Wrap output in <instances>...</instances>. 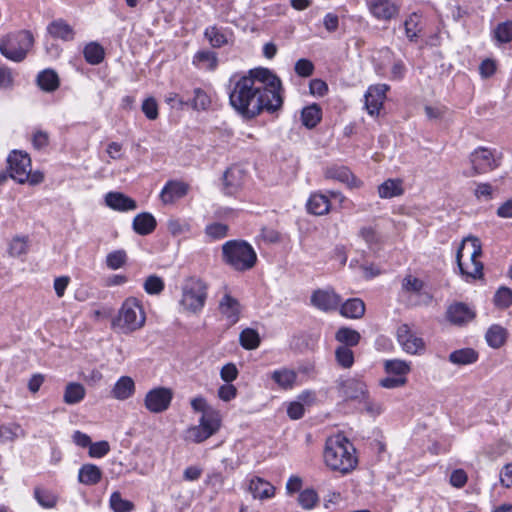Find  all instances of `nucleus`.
<instances>
[{"label": "nucleus", "mask_w": 512, "mask_h": 512, "mask_svg": "<svg viewBox=\"0 0 512 512\" xmlns=\"http://www.w3.org/2000/svg\"><path fill=\"white\" fill-rule=\"evenodd\" d=\"M448 359L457 366L470 365L478 360V353L473 348H462L451 352Z\"/></svg>", "instance_id": "obj_31"}, {"label": "nucleus", "mask_w": 512, "mask_h": 512, "mask_svg": "<svg viewBox=\"0 0 512 512\" xmlns=\"http://www.w3.org/2000/svg\"><path fill=\"white\" fill-rule=\"evenodd\" d=\"M47 31L53 38L63 41H72L75 37L73 28L63 19L52 21L47 26Z\"/></svg>", "instance_id": "obj_25"}, {"label": "nucleus", "mask_w": 512, "mask_h": 512, "mask_svg": "<svg viewBox=\"0 0 512 512\" xmlns=\"http://www.w3.org/2000/svg\"><path fill=\"white\" fill-rule=\"evenodd\" d=\"M314 65L308 59H299L295 63V72L301 77H309L313 74Z\"/></svg>", "instance_id": "obj_61"}, {"label": "nucleus", "mask_w": 512, "mask_h": 512, "mask_svg": "<svg viewBox=\"0 0 512 512\" xmlns=\"http://www.w3.org/2000/svg\"><path fill=\"white\" fill-rule=\"evenodd\" d=\"M335 339L342 343V346L351 347L356 346L360 339V333L349 327H341L335 334Z\"/></svg>", "instance_id": "obj_40"}, {"label": "nucleus", "mask_w": 512, "mask_h": 512, "mask_svg": "<svg viewBox=\"0 0 512 512\" xmlns=\"http://www.w3.org/2000/svg\"><path fill=\"white\" fill-rule=\"evenodd\" d=\"M384 368L388 374H393L397 377H405L410 372L409 363L399 359L385 361Z\"/></svg>", "instance_id": "obj_42"}, {"label": "nucleus", "mask_w": 512, "mask_h": 512, "mask_svg": "<svg viewBox=\"0 0 512 512\" xmlns=\"http://www.w3.org/2000/svg\"><path fill=\"white\" fill-rule=\"evenodd\" d=\"M157 222L155 217L148 212L137 214L132 222L133 230L139 235H149L156 228Z\"/></svg>", "instance_id": "obj_24"}, {"label": "nucleus", "mask_w": 512, "mask_h": 512, "mask_svg": "<svg viewBox=\"0 0 512 512\" xmlns=\"http://www.w3.org/2000/svg\"><path fill=\"white\" fill-rule=\"evenodd\" d=\"M402 288L407 292H419L423 288V282L416 277L408 275L402 281Z\"/></svg>", "instance_id": "obj_64"}, {"label": "nucleus", "mask_w": 512, "mask_h": 512, "mask_svg": "<svg viewBox=\"0 0 512 512\" xmlns=\"http://www.w3.org/2000/svg\"><path fill=\"white\" fill-rule=\"evenodd\" d=\"M491 38L496 46L512 42V21L506 20L498 23L491 32Z\"/></svg>", "instance_id": "obj_28"}, {"label": "nucleus", "mask_w": 512, "mask_h": 512, "mask_svg": "<svg viewBox=\"0 0 512 512\" xmlns=\"http://www.w3.org/2000/svg\"><path fill=\"white\" fill-rule=\"evenodd\" d=\"M33 147L37 150L46 148L49 145V135L47 132L37 130L32 136Z\"/></svg>", "instance_id": "obj_63"}, {"label": "nucleus", "mask_w": 512, "mask_h": 512, "mask_svg": "<svg viewBox=\"0 0 512 512\" xmlns=\"http://www.w3.org/2000/svg\"><path fill=\"white\" fill-rule=\"evenodd\" d=\"M135 392V383L129 376H122L115 383L111 393L117 400H126Z\"/></svg>", "instance_id": "obj_26"}, {"label": "nucleus", "mask_w": 512, "mask_h": 512, "mask_svg": "<svg viewBox=\"0 0 512 512\" xmlns=\"http://www.w3.org/2000/svg\"><path fill=\"white\" fill-rule=\"evenodd\" d=\"M9 176L20 184L28 183L31 186L44 181V174L40 170H31V159L22 151H13L7 158Z\"/></svg>", "instance_id": "obj_5"}, {"label": "nucleus", "mask_w": 512, "mask_h": 512, "mask_svg": "<svg viewBox=\"0 0 512 512\" xmlns=\"http://www.w3.org/2000/svg\"><path fill=\"white\" fill-rule=\"evenodd\" d=\"M191 407L195 412H201L205 416L208 412H219L218 410L210 407L206 399L202 396L195 397L191 400Z\"/></svg>", "instance_id": "obj_59"}, {"label": "nucleus", "mask_w": 512, "mask_h": 512, "mask_svg": "<svg viewBox=\"0 0 512 512\" xmlns=\"http://www.w3.org/2000/svg\"><path fill=\"white\" fill-rule=\"evenodd\" d=\"M222 417L220 412H208L201 416L199 424L189 427L184 434V439L193 443H201L218 432L221 427Z\"/></svg>", "instance_id": "obj_9"}, {"label": "nucleus", "mask_w": 512, "mask_h": 512, "mask_svg": "<svg viewBox=\"0 0 512 512\" xmlns=\"http://www.w3.org/2000/svg\"><path fill=\"white\" fill-rule=\"evenodd\" d=\"M37 83L42 90L52 92L59 87V77L55 71L46 69L38 74Z\"/></svg>", "instance_id": "obj_37"}, {"label": "nucleus", "mask_w": 512, "mask_h": 512, "mask_svg": "<svg viewBox=\"0 0 512 512\" xmlns=\"http://www.w3.org/2000/svg\"><path fill=\"white\" fill-rule=\"evenodd\" d=\"M105 203L109 208L120 212L131 211L137 208L136 201L121 192H108L105 195Z\"/></svg>", "instance_id": "obj_22"}, {"label": "nucleus", "mask_w": 512, "mask_h": 512, "mask_svg": "<svg viewBox=\"0 0 512 512\" xmlns=\"http://www.w3.org/2000/svg\"><path fill=\"white\" fill-rule=\"evenodd\" d=\"M324 175L327 179H332L345 183L349 186H354L356 178L353 176L351 171L345 166L333 165L327 167L324 171Z\"/></svg>", "instance_id": "obj_27"}, {"label": "nucleus", "mask_w": 512, "mask_h": 512, "mask_svg": "<svg viewBox=\"0 0 512 512\" xmlns=\"http://www.w3.org/2000/svg\"><path fill=\"white\" fill-rule=\"evenodd\" d=\"M318 501V494L312 488H307L299 493L298 503L305 510L313 509Z\"/></svg>", "instance_id": "obj_46"}, {"label": "nucleus", "mask_w": 512, "mask_h": 512, "mask_svg": "<svg viewBox=\"0 0 512 512\" xmlns=\"http://www.w3.org/2000/svg\"><path fill=\"white\" fill-rule=\"evenodd\" d=\"M359 236L365 241L368 245L369 249L376 250L379 249L381 245V236L379 233L371 226L362 227L359 230Z\"/></svg>", "instance_id": "obj_43"}, {"label": "nucleus", "mask_w": 512, "mask_h": 512, "mask_svg": "<svg viewBox=\"0 0 512 512\" xmlns=\"http://www.w3.org/2000/svg\"><path fill=\"white\" fill-rule=\"evenodd\" d=\"M127 253L123 249L114 250L106 256V266L111 270L122 268L127 263Z\"/></svg>", "instance_id": "obj_45"}, {"label": "nucleus", "mask_w": 512, "mask_h": 512, "mask_svg": "<svg viewBox=\"0 0 512 512\" xmlns=\"http://www.w3.org/2000/svg\"><path fill=\"white\" fill-rule=\"evenodd\" d=\"M321 116V109L317 104L307 106L301 112L302 124L306 128L312 129L320 122Z\"/></svg>", "instance_id": "obj_38"}, {"label": "nucleus", "mask_w": 512, "mask_h": 512, "mask_svg": "<svg viewBox=\"0 0 512 512\" xmlns=\"http://www.w3.org/2000/svg\"><path fill=\"white\" fill-rule=\"evenodd\" d=\"M282 92L280 78L268 68L258 67L232 82L229 102L243 118L254 119L263 111L274 113L280 110Z\"/></svg>", "instance_id": "obj_1"}, {"label": "nucleus", "mask_w": 512, "mask_h": 512, "mask_svg": "<svg viewBox=\"0 0 512 512\" xmlns=\"http://www.w3.org/2000/svg\"><path fill=\"white\" fill-rule=\"evenodd\" d=\"M173 399V391L167 387H156L147 392L144 405L151 413L166 411Z\"/></svg>", "instance_id": "obj_11"}, {"label": "nucleus", "mask_w": 512, "mask_h": 512, "mask_svg": "<svg viewBox=\"0 0 512 512\" xmlns=\"http://www.w3.org/2000/svg\"><path fill=\"white\" fill-rule=\"evenodd\" d=\"M481 255V245L477 238L464 239L458 247L456 261L463 277L477 279L482 276L483 264L477 260Z\"/></svg>", "instance_id": "obj_4"}, {"label": "nucleus", "mask_w": 512, "mask_h": 512, "mask_svg": "<svg viewBox=\"0 0 512 512\" xmlns=\"http://www.w3.org/2000/svg\"><path fill=\"white\" fill-rule=\"evenodd\" d=\"M507 336V331L501 325H492L486 332L485 338L488 345L492 348L501 347Z\"/></svg>", "instance_id": "obj_39"}, {"label": "nucleus", "mask_w": 512, "mask_h": 512, "mask_svg": "<svg viewBox=\"0 0 512 512\" xmlns=\"http://www.w3.org/2000/svg\"><path fill=\"white\" fill-rule=\"evenodd\" d=\"M141 110L149 120H155L158 118V104L153 97H148L143 101Z\"/></svg>", "instance_id": "obj_55"}, {"label": "nucleus", "mask_w": 512, "mask_h": 512, "mask_svg": "<svg viewBox=\"0 0 512 512\" xmlns=\"http://www.w3.org/2000/svg\"><path fill=\"white\" fill-rule=\"evenodd\" d=\"M34 43V37L30 31L21 30L7 35L2 41V56L14 62H22Z\"/></svg>", "instance_id": "obj_8"}, {"label": "nucleus", "mask_w": 512, "mask_h": 512, "mask_svg": "<svg viewBox=\"0 0 512 512\" xmlns=\"http://www.w3.org/2000/svg\"><path fill=\"white\" fill-rule=\"evenodd\" d=\"M336 389L338 395L346 402L360 403L369 392L366 383L355 377H340L336 381Z\"/></svg>", "instance_id": "obj_10"}, {"label": "nucleus", "mask_w": 512, "mask_h": 512, "mask_svg": "<svg viewBox=\"0 0 512 512\" xmlns=\"http://www.w3.org/2000/svg\"><path fill=\"white\" fill-rule=\"evenodd\" d=\"M110 451V445L107 441L91 443L89 447V456L92 458H102Z\"/></svg>", "instance_id": "obj_57"}, {"label": "nucleus", "mask_w": 512, "mask_h": 512, "mask_svg": "<svg viewBox=\"0 0 512 512\" xmlns=\"http://www.w3.org/2000/svg\"><path fill=\"white\" fill-rule=\"evenodd\" d=\"M248 491L252 494L254 499L267 500L275 495V487L267 480L253 476L248 483Z\"/></svg>", "instance_id": "obj_20"}, {"label": "nucleus", "mask_w": 512, "mask_h": 512, "mask_svg": "<svg viewBox=\"0 0 512 512\" xmlns=\"http://www.w3.org/2000/svg\"><path fill=\"white\" fill-rule=\"evenodd\" d=\"M370 13L378 20L389 21L399 14V6L392 0H370Z\"/></svg>", "instance_id": "obj_18"}, {"label": "nucleus", "mask_w": 512, "mask_h": 512, "mask_svg": "<svg viewBox=\"0 0 512 512\" xmlns=\"http://www.w3.org/2000/svg\"><path fill=\"white\" fill-rule=\"evenodd\" d=\"M102 478V471L95 464H84L80 467L78 472V480L85 485H95L100 482Z\"/></svg>", "instance_id": "obj_29"}, {"label": "nucleus", "mask_w": 512, "mask_h": 512, "mask_svg": "<svg viewBox=\"0 0 512 512\" xmlns=\"http://www.w3.org/2000/svg\"><path fill=\"white\" fill-rule=\"evenodd\" d=\"M205 37L215 48H220L227 43L225 35L216 27H209L205 30Z\"/></svg>", "instance_id": "obj_53"}, {"label": "nucleus", "mask_w": 512, "mask_h": 512, "mask_svg": "<svg viewBox=\"0 0 512 512\" xmlns=\"http://www.w3.org/2000/svg\"><path fill=\"white\" fill-rule=\"evenodd\" d=\"M188 188L183 182L168 181L160 192V199L165 205L173 204L187 194Z\"/></svg>", "instance_id": "obj_21"}, {"label": "nucleus", "mask_w": 512, "mask_h": 512, "mask_svg": "<svg viewBox=\"0 0 512 512\" xmlns=\"http://www.w3.org/2000/svg\"><path fill=\"white\" fill-rule=\"evenodd\" d=\"M23 435V430L20 425L11 423L7 426H2V440H14Z\"/></svg>", "instance_id": "obj_58"}, {"label": "nucleus", "mask_w": 512, "mask_h": 512, "mask_svg": "<svg viewBox=\"0 0 512 512\" xmlns=\"http://www.w3.org/2000/svg\"><path fill=\"white\" fill-rule=\"evenodd\" d=\"M325 465L334 472L342 475L352 472L358 459L353 444L342 434L329 437L323 452Z\"/></svg>", "instance_id": "obj_2"}, {"label": "nucleus", "mask_w": 512, "mask_h": 512, "mask_svg": "<svg viewBox=\"0 0 512 512\" xmlns=\"http://www.w3.org/2000/svg\"><path fill=\"white\" fill-rule=\"evenodd\" d=\"M83 56L88 64L98 65L104 60L105 51L99 43L90 42L84 47Z\"/></svg>", "instance_id": "obj_36"}, {"label": "nucleus", "mask_w": 512, "mask_h": 512, "mask_svg": "<svg viewBox=\"0 0 512 512\" xmlns=\"http://www.w3.org/2000/svg\"><path fill=\"white\" fill-rule=\"evenodd\" d=\"M404 192L400 179H388L378 187L380 198L389 199L402 195Z\"/></svg>", "instance_id": "obj_34"}, {"label": "nucleus", "mask_w": 512, "mask_h": 512, "mask_svg": "<svg viewBox=\"0 0 512 512\" xmlns=\"http://www.w3.org/2000/svg\"><path fill=\"white\" fill-rule=\"evenodd\" d=\"M397 340L403 350L409 354H417L424 349L422 338L417 337L407 324L398 327Z\"/></svg>", "instance_id": "obj_17"}, {"label": "nucleus", "mask_w": 512, "mask_h": 512, "mask_svg": "<svg viewBox=\"0 0 512 512\" xmlns=\"http://www.w3.org/2000/svg\"><path fill=\"white\" fill-rule=\"evenodd\" d=\"M240 345L246 350H254L259 347L261 338L257 330L245 328L239 335Z\"/></svg>", "instance_id": "obj_41"}, {"label": "nucleus", "mask_w": 512, "mask_h": 512, "mask_svg": "<svg viewBox=\"0 0 512 512\" xmlns=\"http://www.w3.org/2000/svg\"><path fill=\"white\" fill-rule=\"evenodd\" d=\"M271 379L282 389L288 390L293 388L297 374L294 370L281 368L271 373Z\"/></svg>", "instance_id": "obj_30"}, {"label": "nucleus", "mask_w": 512, "mask_h": 512, "mask_svg": "<svg viewBox=\"0 0 512 512\" xmlns=\"http://www.w3.org/2000/svg\"><path fill=\"white\" fill-rule=\"evenodd\" d=\"M340 313L346 318L359 319L365 313V304L359 298L348 299L341 305Z\"/></svg>", "instance_id": "obj_32"}, {"label": "nucleus", "mask_w": 512, "mask_h": 512, "mask_svg": "<svg viewBox=\"0 0 512 512\" xmlns=\"http://www.w3.org/2000/svg\"><path fill=\"white\" fill-rule=\"evenodd\" d=\"M207 289L206 283L200 278H186L181 287L180 306L187 312L199 313L205 306Z\"/></svg>", "instance_id": "obj_6"}, {"label": "nucleus", "mask_w": 512, "mask_h": 512, "mask_svg": "<svg viewBox=\"0 0 512 512\" xmlns=\"http://www.w3.org/2000/svg\"><path fill=\"white\" fill-rule=\"evenodd\" d=\"M307 209L311 214L321 216L333 209V204L327 194L313 193L308 199Z\"/></svg>", "instance_id": "obj_23"}, {"label": "nucleus", "mask_w": 512, "mask_h": 512, "mask_svg": "<svg viewBox=\"0 0 512 512\" xmlns=\"http://www.w3.org/2000/svg\"><path fill=\"white\" fill-rule=\"evenodd\" d=\"M311 304L324 312H330L338 309L341 297L332 289H317L310 298Z\"/></svg>", "instance_id": "obj_15"}, {"label": "nucleus", "mask_w": 512, "mask_h": 512, "mask_svg": "<svg viewBox=\"0 0 512 512\" xmlns=\"http://www.w3.org/2000/svg\"><path fill=\"white\" fill-rule=\"evenodd\" d=\"M211 100L208 94L201 88L194 89L193 108L196 110H206L210 106Z\"/></svg>", "instance_id": "obj_54"}, {"label": "nucleus", "mask_w": 512, "mask_h": 512, "mask_svg": "<svg viewBox=\"0 0 512 512\" xmlns=\"http://www.w3.org/2000/svg\"><path fill=\"white\" fill-rule=\"evenodd\" d=\"M222 261L237 272L251 270L257 263V254L244 240H228L222 245Z\"/></svg>", "instance_id": "obj_3"}, {"label": "nucleus", "mask_w": 512, "mask_h": 512, "mask_svg": "<svg viewBox=\"0 0 512 512\" xmlns=\"http://www.w3.org/2000/svg\"><path fill=\"white\" fill-rule=\"evenodd\" d=\"M360 404H363L366 413L373 417L380 415L383 411L382 405L380 403H377L370 399L369 392L367 393L365 399H362V402H360Z\"/></svg>", "instance_id": "obj_60"}, {"label": "nucleus", "mask_w": 512, "mask_h": 512, "mask_svg": "<svg viewBox=\"0 0 512 512\" xmlns=\"http://www.w3.org/2000/svg\"><path fill=\"white\" fill-rule=\"evenodd\" d=\"M494 304L506 309L512 305V290L508 287H500L494 295Z\"/></svg>", "instance_id": "obj_49"}, {"label": "nucleus", "mask_w": 512, "mask_h": 512, "mask_svg": "<svg viewBox=\"0 0 512 512\" xmlns=\"http://www.w3.org/2000/svg\"><path fill=\"white\" fill-rule=\"evenodd\" d=\"M225 483V477L221 472H212L207 475L205 484L216 491H219L223 488Z\"/></svg>", "instance_id": "obj_62"}, {"label": "nucleus", "mask_w": 512, "mask_h": 512, "mask_svg": "<svg viewBox=\"0 0 512 512\" xmlns=\"http://www.w3.org/2000/svg\"><path fill=\"white\" fill-rule=\"evenodd\" d=\"M475 317V312L465 303L455 302L451 304L446 311L447 320L458 326L465 325L472 321Z\"/></svg>", "instance_id": "obj_19"}, {"label": "nucleus", "mask_w": 512, "mask_h": 512, "mask_svg": "<svg viewBox=\"0 0 512 512\" xmlns=\"http://www.w3.org/2000/svg\"><path fill=\"white\" fill-rule=\"evenodd\" d=\"M85 394L86 390L82 384L70 382L65 388L63 401L66 404L74 405L81 402L84 399Z\"/></svg>", "instance_id": "obj_35"}, {"label": "nucleus", "mask_w": 512, "mask_h": 512, "mask_svg": "<svg viewBox=\"0 0 512 512\" xmlns=\"http://www.w3.org/2000/svg\"><path fill=\"white\" fill-rule=\"evenodd\" d=\"M419 19L420 16L417 13H412L404 22L405 33L410 41H414L418 37Z\"/></svg>", "instance_id": "obj_52"}, {"label": "nucleus", "mask_w": 512, "mask_h": 512, "mask_svg": "<svg viewBox=\"0 0 512 512\" xmlns=\"http://www.w3.org/2000/svg\"><path fill=\"white\" fill-rule=\"evenodd\" d=\"M28 250L27 237H15L8 246V253L13 257H19Z\"/></svg>", "instance_id": "obj_51"}, {"label": "nucleus", "mask_w": 512, "mask_h": 512, "mask_svg": "<svg viewBox=\"0 0 512 512\" xmlns=\"http://www.w3.org/2000/svg\"><path fill=\"white\" fill-rule=\"evenodd\" d=\"M145 292L149 295H159L165 288L163 279L157 275H150L143 284Z\"/></svg>", "instance_id": "obj_47"}, {"label": "nucleus", "mask_w": 512, "mask_h": 512, "mask_svg": "<svg viewBox=\"0 0 512 512\" xmlns=\"http://www.w3.org/2000/svg\"><path fill=\"white\" fill-rule=\"evenodd\" d=\"M109 504L113 512H132L135 507L131 501L123 499L118 491L111 494Z\"/></svg>", "instance_id": "obj_44"}, {"label": "nucleus", "mask_w": 512, "mask_h": 512, "mask_svg": "<svg viewBox=\"0 0 512 512\" xmlns=\"http://www.w3.org/2000/svg\"><path fill=\"white\" fill-rule=\"evenodd\" d=\"M145 319L140 301L130 297L123 302L115 324L123 333H130L140 329L144 325Z\"/></svg>", "instance_id": "obj_7"}, {"label": "nucleus", "mask_w": 512, "mask_h": 512, "mask_svg": "<svg viewBox=\"0 0 512 512\" xmlns=\"http://www.w3.org/2000/svg\"><path fill=\"white\" fill-rule=\"evenodd\" d=\"M337 363L343 368H350L354 364V353L350 347L339 346L335 351Z\"/></svg>", "instance_id": "obj_48"}, {"label": "nucleus", "mask_w": 512, "mask_h": 512, "mask_svg": "<svg viewBox=\"0 0 512 512\" xmlns=\"http://www.w3.org/2000/svg\"><path fill=\"white\" fill-rule=\"evenodd\" d=\"M246 178L245 169L232 165L223 174V193L229 196L236 195L243 188Z\"/></svg>", "instance_id": "obj_12"}, {"label": "nucleus", "mask_w": 512, "mask_h": 512, "mask_svg": "<svg viewBox=\"0 0 512 512\" xmlns=\"http://www.w3.org/2000/svg\"><path fill=\"white\" fill-rule=\"evenodd\" d=\"M34 495L37 502L44 508H53L56 505V497L48 491L37 488L34 491Z\"/></svg>", "instance_id": "obj_56"}, {"label": "nucleus", "mask_w": 512, "mask_h": 512, "mask_svg": "<svg viewBox=\"0 0 512 512\" xmlns=\"http://www.w3.org/2000/svg\"><path fill=\"white\" fill-rule=\"evenodd\" d=\"M387 84L371 85L365 93V108L369 115L378 116L389 90Z\"/></svg>", "instance_id": "obj_13"}, {"label": "nucleus", "mask_w": 512, "mask_h": 512, "mask_svg": "<svg viewBox=\"0 0 512 512\" xmlns=\"http://www.w3.org/2000/svg\"><path fill=\"white\" fill-rule=\"evenodd\" d=\"M193 64L197 67L209 71L216 69L218 58L215 52L210 50L198 51L193 57Z\"/></svg>", "instance_id": "obj_33"}, {"label": "nucleus", "mask_w": 512, "mask_h": 512, "mask_svg": "<svg viewBox=\"0 0 512 512\" xmlns=\"http://www.w3.org/2000/svg\"><path fill=\"white\" fill-rule=\"evenodd\" d=\"M218 309L220 314L225 318L227 324L232 326L240 319L242 305L239 300L230 293H225L219 300Z\"/></svg>", "instance_id": "obj_16"}, {"label": "nucleus", "mask_w": 512, "mask_h": 512, "mask_svg": "<svg viewBox=\"0 0 512 512\" xmlns=\"http://www.w3.org/2000/svg\"><path fill=\"white\" fill-rule=\"evenodd\" d=\"M228 225L220 222L211 223L206 226L205 233L213 240H219L228 235Z\"/></svg>", "instance_id": "obj_50"}, {"label": "nucleus", "mask_w": 512, "mask_h": 512, "mask_svg": "<svg viewBox=\"0 0 512 512\" xmlns=\"http://www.w3.org/2000/svg\"><path fill=\"white\" fill-rule=\"evenodd\" d=\"M470 161L474 174L486 173L499 166V162L493 152L484 147L474 150L471 153Z\"/></svg>", "instance_id": "obj_14"}]
</instances>
